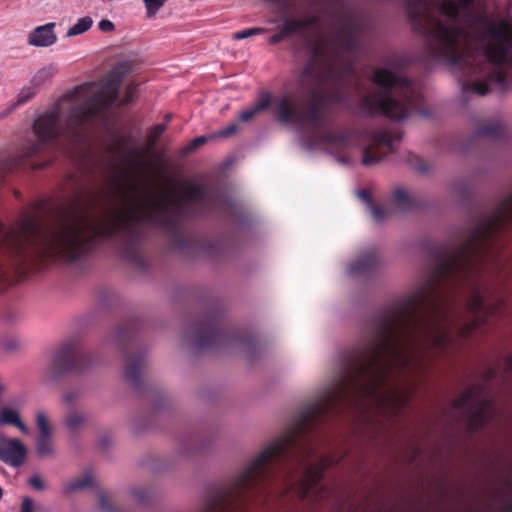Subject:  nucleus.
<instances>
[{
    "label": "nucleus",
    "mask_w": 512,
    "mask_h": 512,
    "mask_svg": "<svg viewBox=\"0 0 512 512\" xmlns=\"http://www.w3.org/2000/svg\"><path fill=\"white\" fill-rule=\"evenodd\" d=\"M402 138L399 130L379 129L370 133V143L363 149L362 164L374 165L394 151L393 143Z\"/></svg>",
    "instance_id": "10"
},
{
    "label": "nucleus",
    "mask_w": 512,
    "mask_h": 512,
    "mask_svg": "<svg viewBox=\"0 0 512 512\" xmlns=\"http://www.w3.org/2000/svg\"><path fill=\"white\" fill-rule=\"evenodd\" d=\"M207 141V138L205 136H199L194 138L188 145V150L193 151L205 144Z\"/></svg>",
    "instance_id": "41"
},
{
    "label": "nucleus",
    "mask_w": 512,
    "mask_h": 512,
    "mask_svg": "<svg viewBox=\"0 0 512 512\" xmlns=\"http://www.w3.org/2000/svg\"><path fill=\"white\" fill-rule=\"evenodd\" d=\"M92 484V478L89 474H85L82 477L71 480L65 485L64 492L70 494L79 490H82Z\"/></svg>",
    "instance_id": "27"
},
{
    "label": "nucleus",
    "mask_w": 512,
    "mask_h": 512,
    "mask_svg": "<svg viewBox=\"0 0 512 512\" xmlns=\"http://www.w3.org/2000/svg\"><path fill=\"white\" fill-rule=\"evenodd\" d=\"M98 500L101 512H126L113 505L112 496L108 492L100 491L98 493Z\"/></svg>",
    "instance_id": "29"
},
{
    "label": "nucleus",
    "mask_w": 512,
    "mask_h": 512,
    "mask_svg": "<svg viewBox=\"0 0 512 512\" xmlns=\"http://www.w3.org/2000/svg\"><path fill=\"white\" fill-rule=\"evenodd\" d=\"M380 266V258L375 248H369L359 254L356 260L348 266L351 276H368L377 271Z\"/></svg>",
    "instance_id": "12"
},
{
    "label": "nucleus",
    "mask_w": 512,
    "mask_h": 512,
    "mask_svg": "<svg viewBox=\"0 0 512 512\" xmlns=\"http://www.w3.org/2000/svg\"><path fill=\"white\" fill-rule=\"evenodd\" d=\"M289 20L291 23H294L296 34H301L304 30L316 27L320 23V17L317 15L302 17L298 19L289 15Z\"/></svg>",
    "instance_id": "26"
},
{
    "label": "nucleus",
    "mask_w": 512,
    "mask_h": 512,
    "mask_svg": "<svg viewBox=\"0 0 512 512\" xmlns=\"http://www.w3.org/2000/svg\"><path fill=\"white\" fill-rule=\"evenodd\" d=\"M359 197L368 204V207L370 206V203H373L371 195L367 190H361L359 192Z\"/></svg>",
    "instance_id": "44"
},
{
    "label": "nucleus",
    "mask_w": 512,
    "mask_h": 512,
    "mask_svg": "<svg viewBox=\"0 0 512 512\" xmlns=\"http://www.w3.org/2000/svg\"><path fill=\"white\" fill-rule=\"evenodd\" d=\"M56 24L53 22L34 28L28 35L27 42L35 47H49L57 42V35L54 32Z\"/></svg>",
    "instance_id": "15"
},
{
    "label": "nucleus",
    "mask_w": 512,
    "mask_h": 512,
    "mask_svg": "<svg viewBox=\"0 0 512 512\" xmlns=\"http://www.w3.org/2000/svg\"><path fill=\"white\" fill-rule=\"evenodd\" d=\"M0 425L15 426L24 434L29 432L28 427L21 420L19 413L15 409L9 407H3L0 409Z\"/></svg>",
    "instance_id": "21"
},
{
    "label": "nucleus",
    "mask_w": 512,
    "mask_h": 512,
    "mask_svg": "<svg viewBox=\"0 0 512 512\" xmlns=\"http://www.w3.org/2000/svg\"><path fill=\"white\" fill-rule=\"evenodd\" d=\"M288 8L289 7L287 4H283L280 8V13L283 16V23L279 29V32L269 38V44L271 45L277 44L284 39L296 34L294 23H291L289 20Z\"/></svg>",
    "instance_id": "18"
},
{
    "label": "nucleus",
    "mask_w": 512,
    "mask_h": 512,
    "mask_svg": "<svg viewBox=\"0 0 512 512\" xmlns=\"http://www.w3.org/2000/svg\"><path fill=\"white\" fill-rule=\"evenodd\" d=\"M508 509L512 512V506H509Z\"/></svg>",
    "instance_id": "52"
},
{
    "label": "nucleus",
    "mask_w": 512,
    "mask_h": 512,
    "mask_svg": "<svg viewBox=\"0 0 512 512\" xmlns=\"http://www.w3.org/2000/svg\"><path fill=\"white\" fill-rule=\"evenodd\" d=\"M130 71L129 62H120L112 68L107 82L92 97L82 99L84 87L77 86L40 114L32 126L37 141L27 140L17 153L0 157V183L9 174L44 168L45 162L33 158L46 145L66 147L81 143L94 120L117 100L122 81Z\"/></svg>",
    "instance_id": "2"
},
{
    "label": "nucleus",
    "mask_w": 512,
    "mask_h": 512,
    "mask_svg": "<svg viewBox=\"0 0 512 512\" xmlns=\"http://www.w3.org/2000/svg\"><path fill=\"white\" fill-rule=\"evenodd\" d=\"M133 499L139 505H147L150 500V491L144 487H133L130 490Z\"/></svg>",
    "instance_id": "31"
},
{
    "label": "nucleus",
    "mask_w": 512,
    "mask_h": 512,
    "mask_svg": "<svg viewBox=\"0 0 512 512\" xmlns=\"http://www.w3.org/2000/svg\"><path fill=\"white\" fill-rule=\"evenodd\" d=\"M265 32L264 28H248L234 34V39L242 40L251 36L260 35Z\"/></svg>",
    "instance_id": "35"
},
{
    "label": "nucleus",
    "mask_w": 512,
    "mask_h": 512,
    "mask_svg": "<svg viewBox=\"0 0 512 512\" xmlns=\"http://www.w3.org/2000/svg\"><path fill=\"white\" fill-rule=\"evenodd\" d=\"M475 39L484 46V55L468 58L481 64V73L488 64L494 66L484 81L467 82L460 79L463 93L474 92L484 96L489 92V83H497L501 91L509 89L508 78L512 76V32L502 24L479 22L474 30Z\"/></svg>",
    "instance_id": "5"
},
{
    "label": "nucleus",
    "mask_w": 512,
    "mask_h": 512,
    "mask_svg": "<svg viewBox=\"0 0 512 512\" xmlns=\"http://www.w3.org/2000/svg\"><path fill=\"white\" fill-rule=\"evenodd\" d=\"M28 483L35 490H43L45 488V485L39 475L31 476Z\"/></svg>",
    "instance_id": "39"
},
{
    "label": "nucleus",
    "mask_w": 512,
    "mask_h": 512,
    "mask_svg": "<svg viewBox=\"0 0 512 512\" xmlns=\"http://www.w3.org/2000/svg\"><path fill=\"white\" fill-rule=\"evenodd\" d=\"M474 138L505 143L508 135L504 124L499 120H486L480 124Z\"/></svg>",
    "instance_id": "14"
},
{
    "label": "nucleus",
    "mask_w": 512,
    "mask_h": 512,
    "mask_svg": "<svg viewBox=\"0 0 512 512\" xmlns=\"http://www.w3.org/2000/svg\"><path fill=\"white\" fill-rule=\"evenodd\" d=\"M392 205L399 211H410L418 206L415 198L410 196L403 188H396L392 192Z\"/></svg>",
    "instance_id": "19"
},
{
    "label": "nucleus",
    "mask_w": 512,
    "mask_h": 512,
    "mask_svg": "<svg viewBox=\"0 0 512 512\" xmlns=\"http://www.w3.org/2000/svg\"><path fill=\"white\" fill-rule=\"evenodd\" d=\"M167 0H144L148 16H153Z\"/></svg>",
    "instance_id": "36"
},
{
    "label": "nucleus",
    "mask_w": 512,
    "mask_h": 512,
    "mask_svg": "<svg viewBox=\"0 0 512 512\" xmlns=\"http://www.w3.org/2000/svg\"><path fill=\"white\" fill-rule=\"evenodd\" d=\"M402 398H404V400H403V401H407V398H406V396H405V395H402Z\"/></svg>",
    "instance_id": "51"
},
{
    "label": "nucleus",
    "mask_w": 512,
    "mask_h": 512,
    "mask_svg": "<svg viewBox=\"0 0 512 512\" xmlns=\"http://www.w3.org/2000/svg\"><path fill=\"white\" fill-rule=\"evenodd\" d=\"M38 92L39 90L31 82H29L28 85L20 89V91L17 94L16 100L0 113V117L4 118L12 114L19 106L24 105L25 103L33 99Z\"/></svg>",
    "instance_id": "17"
},
{
    "label": "nucleus",
    "mask_w": 512,
    "mask_h": 512,
    "mask_svg": "<svg viewBox=\"0 0 512 512\" xmlns=\"http://www.w3.org/2000/svg\"><path fill=\"white\" fill-rule=\"evenodd\" d=\"M369 209L373 219L377 222L387 219L390 215V209L385 206H378L374 203H370Z\"/></svg>",
    "instance_id": "33"
},
{
    "label": "nucleus",
    "mask_w": 512,
    "mask_h": 512,
    "mask_svg": "<svg viewBox=\"0 0 512 512\" xmlns=\"http://www.w3.org/2000/svg\"><path fill=\"white\" fill-rule=\"evenodd\" d=\"M372 81L380 89L365 94L359 100V110L364 116L383 115L402 120L422 104L421 92L406 76L387 68H377Z\"/></svg>",
    "instance_id": "6"
},
{
    "label": "nucleus",
    "mask_w": 512,
    "mask_h": 512,
    "mask_svg": "<svg viewBox=\"0 0 512 512\" xmlns=\"http://www.w3.org/2000/svg\"><path fill=\"white\" fill-rule=\"evenodd\" d=\"M142 156L139 147L128 150L129 170L117 175L114 181L117 195L128 207L109 219L92 220L87 208L82 207L83 194L78 191L69 204L59 208L57 219L52 222L41 221L37 211L22 213L10 226L0 222V282L22 278L48 260L78 263L93 250L97 241L111 239L118 241L120 255L125 261L143 268L146 263L138 227L143 221L164 229L177 249L188 248L190 240L179 220L169 215L166 209L172 207L185 215L204 216L218 210L219 196L204 185L187 184L181 193L175 189L170 191L177 194L176 199L155 202L147 192L146 201L140 203L139 186L130 182L126 189L123 181L128 180L130 171L140 166Z\"/></svg>",
    "instance_id": "1"
},
{
    "label": "nucleus",
    "mask_w": 512,
    "mask_h": 512,
    "mask_svg": "<svg viewBox=\"0 0 512 512\" xmlns=\"http://www.w3.org/2000/svg\"><path fill=\"white\" fill-rule=\"evenodd\" d=\"M36 452L41 458L50 457L54 454L51 434L38 435L36 440Z\"/></svg>",
    "instance_id": "25"
},
{
    "label": "nucleus",
    "mask_w": 512,
    "mask_h": 512,
    "mask_svg": "<svg viewBox=\"0 0 512 512\" xmlns=\"http://www.w3.org/2000/svg\"><path fill=\"white\" fill-rule=\"evenodd\" d=\"M167 130V124L166 123H160L152 127L147 142L149 146H154L158 139L162 136V134Z\"/></svg>",
    "instance_id": "34"
},
{
    "label": "nucleus",
    "mask_w": 512,
    "mask_h": 512,
    "mask_svg": "<svg viewBox=\"0 0 512 512\" xmlns=\"http://www.w3.org/2000/svg\"><path fill=\"white\" fill-rule=\"evenodd\" d=\"M360 34L359 25L349 14L341 17L335 35L331 41L323 40L311 48V56L302 69L301 86L311 96L312 102L303 109L290 94L277 97L274 101L273 112L278 122L294 124L300 130L310 125L314 139L323 129V114L321 111V87L332 83L338 86L342 76L339 68V54L352 52L357 48Z\"/></svg>",
    "instance_id": "3"
},
{
    "label": "nucleus",
    "mask_w": 512,
    "mask_h": 512,
    "mask_svg": "<svg viewBox=\"0 0 512 512\" xmlns=\"http://www.w3.org/2000/svg\"><path fill=\"white\" fill-rule=\"evenodd\" d=\"M88 416L84 412L71 409L64 418L66 427L71 432H77L87 421Z\"/></svg>",
    "instance_id": "24"
},
{
    "label": "nucleus",
    "mask_w": 512,
    "mask_h": 512,
    "mask_svg": "<svg viewBox=\"0 0 512 512\" xmlns=\"http://www.w3.org/2000/svg\"><path fill=\"white\" fill-rule=\"evenodd\" d=\"M391 389H392V392H393L394 394H398V390H397V388H396V387H391Z\"/></svg>",
    "instance_id": "48"
},
{
    "label": "nucleus",
    "mask_w": 512,
    "mask_h": 512,
    "mask_svg": "<svg viewBox=\"0 0 512 512\" xmlns=\"http://www.w3.org/2000/svg\"><path fill=\"white\" fill-rule=\"evenodd\" d=\"M114 340L124 355V377L136 390L144 388L143 376L147 370V353L138 345L137 322L127 321L116 328Z\"/></svg>",
    "instance_id": "8"
},
{
    "label": "nucleus",
    "mask_w": 512,
    "mask_h": 512,
    "mask_svg": "<svg viewBox=\"0 0 512 512\" xmlns=\"http://www.w3.org/2000/svg\"><path fill=\"white\" fill-rule=\"evenodd\" d=\"M456 409L468 408V427L472 432L483 428L491 417V403L486 399L474 401V391H465L454 401Z\"/></svg>",
    "instance_id": "11"
},
{
    "label": "nucleus",
    "mask_w": 512,
    "mask_h": 512,
    "mask_svg": "<svg viewBox=\"0 0 512 512\" xmlns=\"http://www.w3.org/2000/svg\"><path fill=\"white\" fill-rule=\"evenodd\" d=\"M202 512H227V487L207 499Z\"/></svg>",
    "instance_id": "22"
},
{
    "label": "nucleus",
    "mask_w": 512,
    "mask_h": 512,
    "mask_svg": "<svg viewBox=\"0 0 512 512\" xmlns=\"http://www.w3.org/2000/svg\"><path fill=\"white\" fill-rule=\"evenodd\" d=\"M238 131V125L237 124H230L227 127L223 128L218 132V136L222 138H227L232 136Z\"/></svg>",
    "instance_id": "38"
},
{
    "label": "nucleus",
    "mask_w": 512,
    "mask_h": 512,
    "mask_svg": "<svg viewBox=\"0 0 512 512\" xmlns=\"http://www.w3.org/2000/svg\"><path fill=\"white\" fill-rule=\"evenodd\" d=\"M90 365V357L81 351L79 344L75 340H68L56 351L50 374L52 378H58L70 372L84 371Z\"/></svg>",
    "instance_id": "9"
},
{
    "label": "nucleus",
    "mask_w": 512,
    "mask_h": 512,
    "mask_svg": "<svg viewBox=\"0 0 512 512\" xmlns=\"http://www.w3.org/2000/svg\"><path fill=\"white\" fill-rule=\"evenodd\" d=\"M185 337L197 350L238 347L250 358H253L261 347L254 334L226 326L223 314L218 309L205 314L199 322L186 331Z\"/></svg>",
    "instance_id": "7"
},
{
    "label": "nucleus",
    "mask_w": 512,
    "mask_h": 512,
    "mask_svg": "<svg viewBox=\"0 0 512 512\" xmlns=\"http://www.w3.org/2000/svg\"><path fill=\"white\" fill-rule=\"evenodd\" d=\"M36 424L39 430V435L52 434V428L49 425L48 418L43 411L36 413Z\"/></svg>",
    "instance_id": "32"
},
{
    "label": "nucleus",
    "mask_w": 512,
    "mask_h": 512,
    "mask_svg": "<svg viewBox=\"0 0 512 512\" xmlns=\"http://www.w3.org/2000/svg\"><path fill=\"white\" fill-rule=\"evenodd\" d=\"M106 445H107V441H106V439H104V438H103V439L101 440V446H102V447H105Z\"/></svg>",
    "instance_id": "47"
},
{
    "label": "nucleus",
    "mask_w": 512,
    "mask_h": 512,
    "mask_svg": "<svg viewBox=\"0 0 512 512\" xmlns=\"http://www.w3.org/2000/svg\"><path fill=\"white\" fill-rule=\"evenodd\" d=\"M126 145H127L126 139L121 138V139L118 140L116 146H110L108 148V151L111 152V153L122 152V151L126 150Z\"/></svg>",
    "instance_id": "43"
},
{
    "label": "nucleus",
    "mask_w": 512,
    "mask_h": 512,
    "mask_svg": "<svg viewBox=\"0 0 512 512\" xmlns=\"http://www.w3.org/2000/svg\"><path fill=\"white\" fill-rule=\"evenodd\" d=\"M407 162L420 174H426L430 170V165L427 161L411 152L408 154Z\"/></svg>",
    "instance_id": "30"
},
{
    "label": "nucleus",
    "mask_w": 512,
    "mask_h": 512,
    "mask_svg": "<svg viewBox=\"0 0 512 512\" xmlns=\"http://www.w3.org/2000/svg\"><path fill=\"white\" fill-rule=\"evenodd\" d=\"M93 24V20L89 16L82 17L78 19V21L68 29L67 36L72 37L76 35H80L86 31H88Z\"/></svg>",
    "instance_id": "28"
},
{
    "label": "nucleus",
    "mask_w": 512,
    "mask_h": 512,
    "mask_svg": "<svg viewBox=\"0 0 512 512\" xmlns=\"http://www.w3.org/2000/svg\"><path fill=\"white\" fill-rule=\"evenodd\" d=\"M27 449L25 445L15 438L0 439V460L12 467H19L23 464Z\"/></svg>",
    "instance_id": "13"
},
{
    "label": "nucleus",
    "mask_w": 512,
    "mask_h": 512,
    "mask_svg": "<svg viewBox=\"0 0 512 512\" xmlns=\"http://www.w3.org/2000/svg\"><path fill=\"white\" fill-rule=\"evenodd\" d=\"M171 119H172V114H166L164 123H166L168 125V123L171 121Z\"/></svg>",
    "instance_id": "46"
},
{
    "label": "nucleus",
    "mask_w": 512,
    "mask_h": 512,
    "mask_svg": "<svg viewBox=\"0 0 512 512\" xmlns=\"http://www.w3.org/2000/svg\"><path fill=\"white\" fill-rule=\"evenodd\" d=\"M56 65L49 64L40 68L31 78L30 82L40 91L41 87L51 80L57 73Z\"/></svg>",
    "instance_id": "23"
},
{
    "label": "nucleus",
    "mask_w": 512,
    "mask_h": 512,
    "mask_svg": "<svg viewBox=\"0 0 512 512\" xmlns=\"http://www.w3.org/2000/svg\"><path fill=\"white\" fill-rule=\"evenodd\" d=\"M98 28L102 31V32H111L115 29V26L113 24V22H111L110 20L108 19H102L99 23H98Z\"/></svg>",
    "instance_id": "42"
},
{
    "label": "nucleus",
    "mask_w": 512,
    "mask_h": 512,
    "mask_svg": "<svg viewBox=\"0 0 512 512\" xmlns=\"http://www.w3.org/2000/svg\"><path fill=\"white\" fill-rule=\"evenodd\" d=\"M2 496H3V490H2V488L0 487V499L2 498Z\"/></svg>",
    "instance_id": "49"
},
{
    "label": "nucleus",
    "mask_w": 512,
    "mask_h": 512,
    "mask_svg": "<svg viewBox=\"0 0 512 512\" xmlns=\"http://www.w3.org/2000/svg\"><path fill=\"white\" fill-rule=\"evenodd\" d=\"M132 94H133V87H128L127 92H126V96H125V98L123 100L124 104H127V103L132 101Z\"/></svg>",
    "instance_id": "45"
},
{
    "label": "nucleus",
    "mask_w": 512,
    "mask_h": 512,
    "mask_svg": "<svg viewBox=\"0 0 512 512\" xmlns=\"http://www.w3.org/2000/svg\"><path fill=\"white\" fill-rule=\"evenodd\" d=\"M476 0H443L439 5L442 15L453 22L446 25L434 17L424 0H410L407 3V14L412 28L425 38V53L428 58L444 62L459 70L463 76L481 74V64L468 61L470 57L484 55V46L475 39L476 25L485 21L479 18L468 31L457 24L462 11H470Z\"/></svg>",
    "instance_id": "4"
},
{
    "label": "nucleus",
    "mask_w": 512,
    "mask_h": 512,
    "mask_svg": "<svg viewBox=\"0 0 512 512\" xmlns=\"http://www.w3.org/2000/svg\"><path fill=\"white\" fill-rule=\"evenodd\" d=\"M79 395L80 391L78 389L68 390L63 394V401L66 404H72L78 399Z\"/></svg>",
    "instance_id": "37"
},
{
    "label": "nucleus",
    "mask_w": 512,
    "mask_h": 512,
    "mask_svg": "<svg viewBox=\"0 0 512 512\" xmlns=\"http://www.w3.org/2000/svg\"><path fill=\"white\" fill-rule=\"evenodd\" d=\"M20 512H34V502L30 497L26 496L22 499Z\"/></svg>",
    "instance_id": "40"
},
{
    "label": "nucleus",
    "mask_w": 512,
    "mask_h": 512,
    "mask_svg": "<svg viewBox=\"0 0 512 512\" xmlns=\"http://www.w3.org/2000/svg\"><path fill=\"white\" fill-rule=\"evenodd\" d=\"M402 398H404V400H403V401H407V398H406V396H405V395H402Z\"/></svg>",
    "instance_id": "50"
},
{
    "label": "nucleus",
    "mask_w": 512,
    "mask_h": 512,
    "mask_svg": "<svg viewBox=\"0 0 512 512\" xmlns=\"http://www.w3.org/2000/svg\"><path fill=\"white\" fill-rule=\"evenodd\" d=\"M272 101V96L269 92L261 93L257 102L250 108L242 111L239 114V121L247 122L251 120L256 114L269 108Z\"/></svg>",
    "instance_id": "20"
},
{
    "label": "nucleus",
    "mask_w": 512,
    "mask_h": 512,
    "mask_svg": "<svg viewBox=\"0 0 512 512\" xmlns=\"http://www.w3.org/2000/svg\"><path fill=\"white\" fill-rule=\"evenodd\" d=\"M352 135L353 131L348 129L334 131L323 128L314 140L320 141L324 144L335 145L339 148H345L349 145Z\"/></svg>",
    "instance_id": "16"
}]
</instances>
